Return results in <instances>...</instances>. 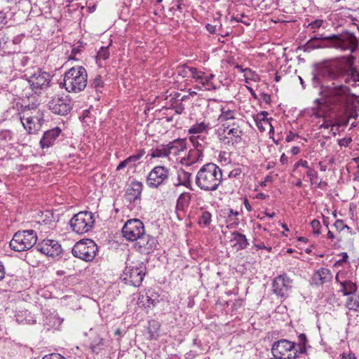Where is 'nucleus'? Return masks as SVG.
Listing matches in <instances>:
<instances>
[{"label":"nucleus","instance_id":"1","mask_svg":"<svg viewBox=\"0 0 359 359\" xmlns=\"http://www.w3.org/2000/svg\"><path fill=\"white\" fill-rule=\"evenodd\" d=\"M311 84L313 86L320 85L319 76L328 77L332 81L346 77L344 83L356 86L359 81V73L355 67L346 62L345 57L332 59H324L312 65Z\"/></svg>","mask_w":359,"mask_h":359},{"label":"nucleus","instance_id":"2","mask_svg":"<svg viewBox=\"0 0 359 359\" xmlns=\"http://www.w3.org/2000/svg\"><path fill=\"white\" fill-rule=\"evenodd\" d=\"M222 182V169L213 163L203 165L198 171L195 178L196 184L205 191L217 190Z\"/></svg>","mask_w":359,"mask_h":359},{"label":"nucleus","instance_id":"3","mask_svg":"<svg viewBox=\"0 0 359 359\" xmlns=\"http://www.w3.org/2000/svg\"><path fill=\"white\" fill-rule=\"evenodd\" d=\"M328 79V77L319 76L320 85L313 86L315 88H320L319 95L330 102L341 105L346 101V97L351 94V88L344 84L335 85H324L323 79Z\"/></svg>","mask_w":359,"mask_h":359},{"label":"nucleus","instance_id":"4","mask_svg":"<svg viewBox=\"0 0 359 359\" xmlns=\"http://www.w3.org/2000/svg\"><path fill=\"white\" fill-rule=\"evenodd\" d=\"M88 83V74L83 66H75L68 69L63 79V84L68 92L79 93L83 90Z\"/></svg>","mask_w":359,"mask_h":359},{"label":"nucleus","instance_id":"5","mask_svg":"<svg viewBox=\"0 0 359 359\" xmlns=\"http://www.w3.org/2000/svg\"><path fill=\"white\" fill-rule=\"evenodd\" d=\"M146 273L147 266L143 262L137 260L130 264L126 262L121 279L126 284L137 287L142 285Z\"/></svg>","mask_w":359,"mask_h":359},{"label":"nucleus","instance_id":"6","mask_svg":"<svg viewBox=\"0 0 359 359\" xmlns=\"http://www.w3.org/2000/svg\"><path fill=\"white\" fill-rule=\"evenodd\" d=\"M37 234L34 230L18 231L13 235L9 245L16 252L26 251L36 244Z\"/></svg>","mask_w":359,"mask_h":359},{"label":"nucleus","instance_id":"7","mask_svg":"<svg viewBox=\"0 0 359 359\" xmlns=\"http://www.w3.org/2000/svg\"><path fill=\"white\" fill-rule=\"evenodd\" d=\"M332 48L354 53L358 48L359 41L355 34L346 30L340 34H331Z\"/></svg>","mask_w":359,"mask_h":359},{"label":"nucleus","instance_id":"8","mask_svg":"<svg viewBox=\"0 0 359 359\" xmlns=\"http://www.w3.org/2000/svg\"><path fill=\"white\" fill-rule=\"evenodd\" d=\"M98 252V247L92 239H81L72 248V255L85 262H92Z\"/></svg>","mask_w":359,"mask_h":359},{"label":"nucleus","instance_id":"9","mask_svg":"<svg viewBox=\"0 0 359 359\" xmlns=\"http://www.w3.org/2000/svg\"><path fill=\"white\" fill-rule=\"evenodd\" d=\"M36 248L39 252L57 260H67L71 257L70 252L64 250L59 242L55 240L43 239L36 244Z\"/></svg>","mask_w":359,"mask_h":359},{"label":"nucleus","instance_id":"10","mask_svg":"<svg viewBox=\"0 0 359 359\" xmlns=\"http://www.w3.org/2000/svg\"><path fill=\"white\" fill-rule=\"evenodd\" d=\"M95 224L94 215L89 211H81L74 215L69 221L72 231L78 234L90 231Z\"/></svg>","mask_w":359,"mask_h":359},{"label":"nucleus","instance_id":"11","mask_svg":"<svg viewBox=\"0 0 359 359\" xmlns=\"http://www.w3.org/2000/svg\"><path fill=\"white\" fill-rule=\"evenodd\" d=\"M74 104L69 95H56L51 97L48 103V109L52 113L60 115L66 116L73 109Z\"/></svg>","mask_w":359,"mask_h":359},{"label":"nucleus","instance_id":"12","mask_svg":"<svg viewBox=\"0 0 359 359\" xmlns=\"http://www.w3.org/2000/svg\"><path fill=\"white\" fill-rule=\"evenodd\" d=\"M144 232V225L139 219H128L122 228L123 236L129 241H137Z\"/></svg>","mask_w":359,"mask_h":359},{"label":"nucleus","instance_id":"13","mask_svg":"<svg viewBox=\"0 0 359 359\" xmlns=\"http://www.w3.org/2000/svg\"><path fill=\"white\" fill-rule=\"evenodd\" d=\"M50 79L51 75L49 73L38 68L36 71L29 76L28 82L32 90L36 94H38L41 93V90L47 88L49 86Z\"/></svg>","mask_w":359,"mask_h":359},{"label":"nucleus","instance_id":"14","mask_svg":"<svg viewBox=\"0 0 359 359\" xmlns=\"http://www.w3.org/2000/svg\"><path fill=\"white\" fill-rule=\"evenodd\" d=\"M298 48L304 52H311L320 48H332L331 35L327 36L323 33H316L304 45Z\"/></svg>","mask_w":359,"mask_h":359},{"label":"nucleus","instance_id":"15","mask_svg":"<svg viewBox=\"0 0 359 359\" xmlns=\"http://www.w3.org/2000/svg\"><path fill=\"white\" fill-rule=\"evenodd\" d=\"M169 169L165 166H156L149 173L147 183L149 187L157 189L168 179Z\"/></svg>","mask_w":359,"mask_h":359},{"label":"nucleus","instance_id":"16","mask_svg":"<svg viewBox=\"0 0 359 359\" xmlns=\"http://www.w3.org/2000/svg\"><path fill=\"white\" fill-rule=\"evenodd\" d=\"M158 241L156 237L144 232L134 244L135 249L142 255L153 253L156 249Z\"/></svg>","mask_w":359,"mask_h":359},{"label":"nucleus","instance_id":"17","mask_svg":"<svg viewBox=\"0 0 359 359\" xmlns=\"http://www.w3.org/2000/svg\"><path fill=\"white\" fill-rule=\"evenodd\" d=\"M292 280L283 273L276 276L272 283V291L277 296L284 297L287 296V292L292 287Z\"/></svg>","mask_w":359,"mask_h":359},{"label":"nucleus","instance_id":"18","mask_svg":"<svg viewBox=\"0 0 359 359\" xmlns=\"http://www.w3.org/2000/svg\"><path fill=\"white\" fill-rule=\"evenodd\" d=\"M296 342L286 339H281L274 341L271 346V353L275 359L283 358L287 353L294 351Z\"/></svg>","mask_w":359,"mask_h":359},{"label":"nucleus","instance_id":"19","mask_svg":"<svg viewBox=\"0 0 359 359\" xmlns=\"http://www.w3.org/2000/svg\"><path fill=\"white\" fill-rule=\"evenodd\" d=\"M61 135L62 130L58 126L45 131L39 142L40 147L44 149L53 146L57 139Z\"/></svg>","mask_w":359,"mask_h":359},{"label":"nucleus","instance_id":"20","mask_svg":"<svg viewBox=\"0 0 359 359\" xmlns=\"http://www.w3.org/2000/svg\"><path fill=\"white\" fill-rule=\"evenodd\" d=\"M142 190L143 184L142 182L136 180L131 182L129 187L126 191V200L130 203H135L137 201H140Z\"/></svg>","mask_w":359,"mask_h":359},{"label":"nucleus","instance_id":"21","mask_svg":"<svg viewBox=\"0 0 359 359\" xmlns=\"http://www.w3.org/2000/svg\"><path fill=\"white\" fill-rule=\"evenodd\" d=\"M332 279V274L330 270L327 268H321L314 273L311 281L315 285L320 286L330 282Z\"/></svg>","mask_w":359,"mask_h":359},{"label":"nucleus","instance_id":"22","mask_svg":"<svg viewBox=\"0 0 359 359\" xmlns=\"http://www.w3.org/2000/svg\"><path fill=\"white\" fill-rule=\"evenodd\" d=\"M104 88V82L102 79V76L97 74L93 79L90 80L88 88L95 92L94 94H90V97H93L94 100H100Z\"/></svg>","mask_w":359,"mask_h":359},{"label":"nucleus","instance_id":"23","mask_svg":"<svg viewBox=\"0 0 359 359\" xmlns=\"http://www.w3.org/2000/svg\"><path fill=\"white\" fill-rule=\"evenodd\" d=\"M43 114L39 111L35 116H30L26 118V122L29 127V133H33L37 131L43 123Z\"/></svg>","mask_w":359,"mask_h":359},{"label":"nucleus","instance_id":"24","mask_svg":"<svg viewBox=\"0 0 359 359\" xmlns=\"http://www.w3.org/2000/svg\"><path fill=\"white\" fill-rule=\"evenodd\" d=\"M268 114L266 111H261L257 114L253 116L256 126L260 132L266 130L265 127L262 126V123L271 126V122L273 120V118H267Z\"/></svg>","mask_w":359,"mask_h":359},{"label":"nucleus","instance_id":"25","mask_svg":"<svg viewBox=\"0 0 359 359\" xmlns=\"http://www.w3.org/2000/svg\"><path fill=\"white\" fill-rule=\"evenodd\" d=\"M105 346V340L99 335L90 339L89 348L95 354H99Z\"/></svg>","mask_w":359,"mask_h":359},{"label":"nucleus","instance_id":"26","mask_svg":"<svg viewBox=\"0 0 359 359\" xmlns=\"http://www.w3.org/2000/svg\"><path fill=\"white\" fill-rule=\"evenodd\" d=\"M231 235L233 236V239L231 240V241L233 240L236 241L234 247H236L237 251L247 248L248 245H249V243L246 236L244 234L236 231L232 232Z\"/></svg>","mask_w":359,"mask_h":359},{"label":"nucleus","instance_id":"27","mask_svg":"<svg viewBox=\"0 0 359 359\" xmlns=\"http://www.w3.org/2000/svg\"><path fill=\"white\" fill-rule=\"evenodd\" d=\"M339 284L341 287L340 292H342L344 296L350 297L356 294L358 287L355 283L351 280H344L339 282Z\"/></svg>","mask_w":359,"mask_h":359},{"label":"nucleus","instance_id":"28","mask_svg":"<svg viewBox=\"0 0 359 359\" xmlns=\"http://www.w3.org/2000/svg\"><path fill=\"white\" fill-rule=\"evenodd\" d=\"M168 149L171 153L177 154L180 151H184L187 148L186 139L177 138L168 144Z\"/></svg>","mask_w":359,"mask_h":359},{"label":"nucleus","instance_id":"29","mask_svg":"<svg viewBox=\"0 0 359 359\" xmlns=\"http://www.w3.org/2000/svg\"><path fill=\"white\" fill-rule=\"evenodd\" d=\"M161 327V324L158 321L156 320H151L149 321V325L147 327L148 330V339L151 340H157L159 334L158 330Z\"/></svg>","mask_w":359,"mask_h":359},{"label":"nucleus","instance_id":"30","mask_svg":"<svg viewBox=\"0 0 359 359\" xmlns=\"http://www.w3.org/2000/svg\"><path fill=\"white\" fill-rule=\"evenodd\" d=\"M239 212L236 210H233V209H229V212L228 215L226 217V222H229L230 224L227 225L228 229H234L237 228L239 225V219L237 218V216L239 215Z\"/></svg>","mask_w":359,"mask_h":359},{"label":"nucleus","instance_id":"31","mask_svg":"<svg viewBox=\"0 0 359 359\" xmlns=\"http://www.w3.org/2000/svg\"><path fill=\"white\" fill-rule=\"evenodd\" d=\"M191 173L181 170L178 173L179 183L177 185H183L187 188L192 189L191 181Z\"/></svg>","mask_w":359,"mask_h":359},{"label":"nucleus","instance_id":"32","mask_svg":"<svg viewBox=\"0 0 359 359\" xmlns=\"http://www.w3.org/2000/svg\"><path fill=\"white\" fill-rule=\"evenodd\" d=\"M13 133L9 130L0 132V142L3 147H11L13 144Z\"/></svg>","mask_w":359,"mask_h":359},{"label":"nucleus","instance_id":"33","mask_svg":"<svg viewBox=\"0 0 359 359\" xmlns=\"http://www.w3.org/2000/svg\"><path fill=\"white\" fill-rule=\"evenodd\" d=\"M345 306L350 311L359 312V293L348 297Z\"/></svg>","mask_w":359,"mask_h":359},{"label":"nucleus","instance_id":"34","mask_svg":"<svg viewBox=\"0 0 359 359\" xmlns=\"http://www.w3.org/2000/svg\"><path fill=\"white\" fill-rule=\"evenodd\" d=\"M191 199V195L188 192L182 193L177 200L176 209L184 210L185 206H188Z\"/></svg>","mask_w":359,"mask_h":359},{"label":"nucleus","instance_id":"35","mask_svg":"<svg viewBox=\"0 0 359 359\" xmlns=\"http://www.w3.org/2000/svg\"><path fill=\"white\" fill-rule=\"evenodd\" d=\"M161 148L158 147L155 149H151V158L167 157L171 154V151L168 149V144H161Z\"/></svg>","mask_w":359,"mask_h":359},{"label":"nucleus","instance_id":"36","mask_svg":"<svg viewBox=\"0 0 359 359\" xmlns=\"http://www.w3.org/2000/svg\"><path fill=\"white\" fill-rule=\"evenodd\" d=\"M227 134L231 135L234 138L233 140H231V146H235L236 144L241 142L243 132L239 128L238 126L229 129L227 132Z\"/></svg>","mask_w":359,"mask_h":359},{"label":"nucleus","instance_id":"37","mask_svg":"<svg viewBox=\"0 0 359 359\" xmlns=\"http://www.w3.org/2000/svg\"><path fill=\"white\" fill-rule=\"evenodd\" d=\"M233 119H235V111L231 109L226 110L224 107L221 109V114L219 116L217 119L219 123Z\"/></svg>","mask_w":359,"mask_h":359},{"label":"nucleus","instance_id":"38","mask_svg":"<svg viewBox=\"0 0 359 359\" xmlns=\"http://www.w3.org/2000/svg\"><path fill=\"white\" fill-rule=\"evenodd\" d=\"M18 318H23L20 321H25L27 324H35L36 323L34 316L27 310L21 311L20 314H18ZM18 320H20V319H18Z\"/></svg>","mask_w":359,"mask_h":359},{"label":"nucleus","instance_id":"39","mask_svg":"<svg viewBox=\"0 0 359 359\" xmlns=\"http://www.w3.org/2000/svg\"><path fill=\"white\" fill-rule=\"evenodd\" d=\"M212 222V215L208 211H203L198 217V224L201 226H208Z\"/></svg>","mask_w":359,"mask_h":359},{"label":"nucleus","instance_id":"40","mask_svg":"<svg viewBox=\"0 0 359 359\" xmlns=\"http://www.w3.org/2000/svg\"><path fill=\"white\" fill-rule=\"evenodd\" d=\"M146 299H147V305L146 306L150 307V305H152L153 307H155L159 302V295L154 293V292L149 291L146 294Z\"/></svg>","mask_w":359,"mask_h":359},{"label":"nucleus","instance_id":"41","mask_svg":"<svg viewBox=\"0 0 359 359\" xmlns=\"http://www.w3.org/2000/svg\"><path fill=\"white\" fill-rule=\"evenodd\" d=\"M208 128V125L205 124V123H197L194 125H193L188 130V133L189 134H196V133H201L206 130V129Z\"/></svg>","mask_w":359,"mask_h":359},{"label":"nucleus","instance_id":"42","mask_svg":"<svg viewBox=\"0 0 359 359\" xmlns=\"http://www.w3.org/2000/svg\"><path fill=\"white\" fill-rule=\"evenodd\" d=\"M189 73V67L187 64H183L177 67V74L182 78L188 77Z\"/></svg>","mask_w":359,"mask_h":359},{"label":"nucleus","instance_id":"43","mask_svg":"<svg viewBox=\"0 0 359 359\" xmlns=\"http://www.w3.org/2000/svg\"><path fill=\"white\" fill-rule=\"evenodd\" d=\"M311 226L313 229V233L316 236H318L320 234L321 224L319 220L313 219L311 222Z\"/></svg>","mask_w":359,"mask_h":359},{"label":"nucleus","instance_id":"44","mask_svg":"<svg viewBox=\"0 0 359 359\" xmlns=\"http://www.w3.org/2000/svg\"><path fill=\"white\" fill-rule=\"evenodd\" d=\"M215 77V75L212 74H210L209 76H204L203 80H199L198 82H200L203 86L208 85L210 86L211 88H208V90L215 89V86L210 82L212 79Z\"/></svg>","mask_w":359,"mask_h":359},{"label":"nucleus","instance_id":"45","mask_svg":"<svg viewBox=\"0 0 359 359\" xmlns=\"http://www.w3.org/2000/svg\"><path fill=\"white\" fill-rule=\"evenodd\" d=\"M97 57L99 58L106 60L109 57V50L108 47L102 46L100 50L97 52Z\"/></svg>","mask_w":359,"mask_h":359},{"label":"nucleus","instance_id":"46","mask_svg":"<svg viewBox=\"0 0 359 359\" xmlns=\"http://www.w3.org/2000/svg\"><path fill=\"white\" fill-rule=\"evenodd\" d=\"M311 348V346L310 344L309 345H304V346H297L294 348V351L297 352V353H298V358H299V355L302 354L307 355L309 354L308 351Z\"/></svg>","mask_w":359,"mask_h":359},{"label":"nucleus","instance_id":"47","mask_svg":"<svg viewBox=\"0 0 359 359\" xmlns=\"http://www.w3.org/2000/svg\"><path fill=\"white\" fill-rule=\"evenodd\" d=\"M298 341L296 342V347L297 346L309 345V339L306 334L301 333L297 336Z\"/></svg>","mask_w":359,"mask_h":359},{"label":"nucleus","instance_id":"48","mask_svg":"<svg viewBox=\"0 0 359 359\" xmlns=\"http://www.w3.org/2000/svg\"><path fill=\"white\" fill-rule=\"evenodd\" d=\"M189 72L191 74V77L195 79L196 81L203 80L204 79V73L203 72L201 75H198V69L196 67H189Z\"/></svg>","mask_w":359,"mask_h":359},{"label":"nucleus","instance_id":"49","mask_svg":"<svg viewBox=\"0 0 359 359\" xmlns=\"http://www.w3.org/2000/svg\"><path fill=\"white\" fill-rule=\"evenodd\" d=\"M72 356L65 357L60 353H53L44 355L42 359H72Z\"/></svg>","mask_w":359,"mask_h":359},{"label":"nucleus","instance_id":"50","mask_svg":"<svg viewBox=\"0 0 359 359\" xmlns=\"http://www.w3.org/2000/svg\"><path fill=\"white\" fill-rule=\"evenodd\" d=\"M131 163H135V161H133V157L130 156L127 158L119 163V164L116 167V170H121V169L126 168L128 165H129Z\"/></svg>","mask_w":359,"mask_h":359},{"label":"nucleus","instance_id":"51","mask_svg":"<svg viewBox=\"0 0 359 359\" xmlns=\"http://www.w3.org/2000/svg\"><path fill=\"white\" fill-rule=\"evenodd\" d=\"M323 24V20L317 19L310 22L308 27H310L311 29H319Z\"/></svg>","mask_w":359,"mask_h":359},{"label":"nucleus","instance_id":"52","mask_svg":"<svg viewBox=\"0 0 359 359\" xmlns=\"http://www.w3.org/2000/svg\"><path fill=\"white\" fill-rule=\"evenodd\" d=\"M353 140L351 137H344L338 140V144L340 147H347L349 144L352 142Z\"/></svg>","mask_w":359,"mask_h":359},{"label":"nucleus","instance_id":"53","mask_svg":"<svg viewBox=\"0 0 359 359\" xmlns=\"http://www.w3.org/2000/svg\"><path fill=\"white\" fill-rule=\"evenodd\" d=\"M192 153H195L196 154V158L192 159V163L196 162L197 161H198L200 159V158H201L203 156V151H202L201 149H197V150H192V149H191L189 151V156H191Z\"/></svg>","mask_w":359,"mask_h":359},{"label":"nucleus","instance_id":"54","mask_svg":"<svg viewBox=\"0 0 359 359\" xmlns=\"http://www.w3.org/2000/svg\"><path fill=\"white\" fill-rule=\"evenodd\" d=\"M198 137H200V136H198V137L191 136L189 137V140L193 144V146L194 147L196 150L200 149L202 148V144L201 143H199V142L198 141Z\"/></svg>","mask_w":359,"mask_h":359},{"label":"nucleus","instance_id":"55","mask_svg":"<svg viewBox=\"0 0 359 359\" xmlns=\"http://www.w3.org/2000/svg\"><path fill=\"white\" fill-rule=\"evenodd\" d=\"M241 172H242L241 168H234L229 172V178L238 177L241 175Z\"/></svg>","mask_w":359,"mask_h":359},{"label":"nucleus","instance_id":"56","mask_svg":"<svg viewBox=\"0 0 359 359\" xmlns=\"http://www.w3.org/2000/svg\"><path fill=\"white\" fill-rule=\"evenodd\" d=\"M307 170L306 175L310 177L311 180H313L314 178L318 177V172L315 169L309 167Z\"/></svg>","mask_w":359,"mask_h":359},{"label":"nucleus","instance_id":"57","mask_svg":"<svg viewBox=\"0 0 359 359\" xmlns=\"http://www.w3.org/2000/svg\"><path fill=\"white\" fill-rule=\"evenodd\" d=\"M145 154V151L144 149H140L137 154L132 155L131 156L133 158L135 162L139 161L144 155Z\"/></svg>","mask_w":359,"mask_h":359},{"label":"nucleus","instance_id":"58","mask_svg":"<svg viewBox=\"0 0 359 359\" xmlns=\"http://www.w3.org/2000/svg\"><path fill=\"white\" fill-rule=\"evenodd\" d=\"M145 154V151L144 149H140L137 154L132 155L131 156L133 158L135 162L139 161L144 155Z\"/></svg>","mask_w":359,"mask_h":359},{"label":"nucleus","instance_id":"59","mask_svg":"<svg viewBox=\"0 0 359 359\" xmlns=\"http://www.w3.org/2000/svg\"><path fill=\"white\" fill-rule=\"evenodd\" d=\"M344 221L342 219H337L336 222H334V226H335L337 231H341L344 229Z\"/></svg>","mask_w":359,"mask_h":359},{"label":"nucleus","instance_id":"60","mask_svg":"<svg viewBox=\"0 0 359 359\" xmlns=\"http://www.w3.org/2000/svg\"><path fill=\"white\" fill-rule=\"evenodd\" d=\"M299 166H302L305 168H309V163L307 161L299 160L294 165V170H296Z\"/></svg>","mask_w":359,"mask_h":359},{"label":"nucleus","instance_id":"61","mask_svg":"<svg viewBox=\"0 0 359 359\" xmlns=\"http://www.w3.org/2000/svg\"><path fill=\"white\" fill-rule=\"evenodd\" d=\"M219 140L220 142H223L224 144L231 146V140L226 136L219 134Z\"/></svg>","mask_w":359,"mask_h":359},{"label":"nucleus","instance_id":"62","mask_svg":"<svg viewBox=\"0 0 359 359\" xmlns=\"http://www.w3.org/2000/svg\"><path fill=\"white\" fill-rule=\"evenodd\" d=\"M7 22L6 13L0 11V29H1Z\"/></svg>","mask_w":359,"mask_h":359},{"label":"nucleus","instance_id":"63","mask_svg":"<svg viewBox=\"0 0 359 359\" xmlns=\"http://www.w3.org/2000/svg\"><path fill=\"white\" fill-rule=\"evenodd\" d=\"M78 43H80V46L77 47H73L72 49V55H76L78 53H80L81 51V48L83 47V43L81 41H79Z\"/></svg>","mask_w":359,"mask_h":359},{"label":"nucleus","instance_id":"64","mask_svg":"<svg viewBox=\"0 0 359 359\" xmlns=\"http://www.w3.org/2000/svg\"><path fill=\"white\" fill-rule=\"evenodd\" d=\"M238 125L236 122L229 123V122H223L222 126L223 127V132L225 133L226 130L229 128V127L233 126V128L236 127Z\"/></svg>","mask_w":359,"mask_h":359}]
</instances>
